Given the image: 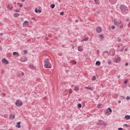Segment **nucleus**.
I'll list each match as a JSON object with an SVG mask.
<instances>
[{"mask_svg":"<svg viewBox=\"0 0 130 130\" xmlns=\"http://www.w3.org/2000/svg\"><path fill=\"white\" fill-rule=\"evenodd\" d=\"M119 78H120V75L118 76V79H119Z\"/></svg>","mask_w":130,"mask_h":130,"instance_id":"obj_54","label":"nucleus"},{"mask_svg":"<svg viewBox=\"0 0 130 130\" xmlns=\"http://www.w3.org/2000/svg\"><path fill=\"white\" fill-rule=\"evenodd\" d=\"M108 63L109 64H110L111 63V60H109L108 61Z\"/></svg>","mask_w":130,"mask_h":130,"instance_id":"obj_36","label":"nucleus"},{"mask_svg":"<svg viewBox=\"0 0 130 130\" xmlns=\"http://www.w3.org/2000/svg\"><path fill=\"white\" fill-rule=\"evenodd\" d=\"M60 16H63V15H64V13L63 12H61L60 13Z\"/></svg>","mask_w":130,"mask_h":130,"instance_id":"obj_30","label":"nucleus"},{"mask_svg":"<svg viewBox=\"0 0 130 130\" xmlns=\"http://www.w3.org/2000/svg\"><path fill=\"white\" fill-rule=\"evenodd\" d=\"M96 80V76H94L92 78V81H95Z\"/></svg>","mask_w":130,"mask_h":130,"instance_id":"obj_26","label":"nucleus"},{"mask_svg":"<svg viewBox=\"0 0 130 130\" xmlns=\"http://www.w3.org/2000/svg\"><path fill=\"white\" fill-rule=\"evenodd\" d=\"M21 75H22V77H23V76H24V73H23V72H22Z\"/></svg>","mask_w":130,"mask_h":130,"instance_id":"obj_46","label":"nucleus"},{"mask_svg":"<svg viewBox=\"0 0 130 130\" xmlns=\"http://www.w3.org/2000/svg\"><path fill=\"white\" fill-rule=\"evenodd\" d=\"M47 130H51V128H48Z\"/></svg>","mask_w":130,"mask_h":130,"instance_id":"obj_50","label":"nucleus"},{"mask_svg":"<svg viewBox=\"0 0 130 130\" xmlns=\"http://www.w3.org/2000/svg\"><path fill=\"white\" fill-rule=\"evenodd\" d=\"M127 82H128V81L126 79V80L124 81V84H127Z\"/></svg>","mask_w":130,"mask_h":130,"instance_id":"obj_34","label":"nucleus"},{"mask_svg":"<svg viewBox=\"0 0 130 130\" xmlns=\"http://www.w3.org/2000/svg\"><path fill=\"white\" fill-rule=\"evenodd\" d=\"M21 2H22V3H24V2H25V0H21Z\"/></svg>","mask_w":130,"mask_h":130,"instance_id":"obj_51","label":"nucleus"},{"mask_svg":"<svg viewBox=\"0 0 130 130\" xmlns=\"http://www.w3.org/2000/svg\"><path fill=\"white\" fill-rule=\"evenodd\" d=\"M113 11H112H112H111V13H113Z\"/></svg>","mask_w":130,"mask_h":130,"instance_id":"obj_58","label":"nucleus"},{"mask_svg":"<svg viewBox=\"0 0 130 130\" xmlns=\"http://www.w3.org/2000/svg\"><path fill=\"white\" fill-rule=\"evenodd\" d=\"M120 10L122 13H124V12H126V11H127V8H126V7H125L124 5H121L120 7Z\"/></svg>","mask_w":130,"mask_h":130,"instance_id":"obj_2","label":"nucleus"},{"mask_svg":"<svg viewBox=\"0 0 130 130\" xmlns=\"http://www.w3.org/2000/svg\"><path fill=\"white\" fill-rule=\"evenodd\" d=\"M29 69H30L31 70H35V67L34 66L29 64L28 66Z\"/></svg>","mask_w":130,"mask_h":130,"instance_id":"obj_12","label":"nucleus"},{"mask_svg":"<svg viewBox=\"0 0 130 130\" xmlns=\"http://www.w3.org/2000/svg\"><path fill=\"white\" fill-rule=\"evenodd\" d=\"M120 51H122V52L123 51V49H121Z\"/></svg>","mask_w":130,"mask_h":130,"instance_id":"obj_53","label":"nucleus"},{"mask_svg":"<svg viewBox=\"0 0 130 130\" xmlns=\"http://www.w3.org/2000/svg\"><path fill=\"white\" fill-rule=\"evenodd\" d=\"M28 23H29V22H28V21H25L23 23V26H25L26 24H28Z\"/></svg>","mask_w":130,"mask_h":130,"instance_id":"obj_19","label":"nucleus"},{"mask_svg":"<svg viewBox=\"0 0 130 130\" xmlns=\"http://www.w3.org/2000/svg\"><path fill=\"white\" fill-rule=\"evenodd\" d=\"M104 52H106V53H108V51H106Z\"/></svg>","mask_w":130,"mask_h":130,"instance_id":"obj_55","label":"nucleus"},{"mask_svg":"<svg viewBox=\"0 0 130 130\" xmlns=\"http://www.w3.org/2000/svg\"><path fill=\"white\" fill-rule=\"evenodd\" d=\"M16 54H18V55H19V53L18 52H14L13 53V55H16Z\"/></svg>","mask_w":130,"mask_h":130,"instance_id":"obj_27","label":"nucleus"},{"mask_svg":"<svg viewBox=\"0 0 130 130\" xmlns=\"http://www.w3.org/2000/svg\"><path fill=\"white\" fill-rule=\"evenodd\" d=\"M0 50H3V48H2V47H0Z\"/></svg>","mask_w":130,"mask_h":130,"instance_id":"obj_48","label":"nucleus"},{"mask_svg":"<svg viewBox=\"0 0 130 130\" xmlns=\"http://www.w3.org/2000/svg\"><path fill=\"white\" fill-rule=\"evenodd\" d=\"M100 37H101V38H104V37H103V35H100Z\"/></svg>","mask_w":130,"mask_h":130,"instance_id":"obj_40","label":"nucleus"},{"mask_svg":"<svg viewBox=\"0 0 130 130\" xmlns=\"http://www.w3.org/2000/svg\"><path fill=\"white\" fill-rule=\"evenodd\" d=\"M95 3H96V4H99L98 2H97V0H94Z\"/></svg>","mask_w":130,"mask_h":130,"instance_id":"obj_45","label":"nucleus"},{"mask_svg":"<svg viewBox=\"0 0 130 130\" xmlns=\"http://www.w3.org/2000/svg\"><path fill=\"white\" fill-rule=\"evenodd\" d=\"M127 21H128V19H127Z\"/></svg>","mask_w":130,"mask_h":130,"instance_id":"obj_59","label":"nucleus"},{"mask_svg":"<svg viewBox=\"0 0 130 130\" xmlns=\"http://www.w3.org/2000/svg\"><path fill=\"white\" fill-rule=\"evenodd\" d=\"M88 40H89V38L87 37V38H85V39H83L82 40V42H84V41H88Z\"/></svg>","mask_w":130,"mask_h":130,"instance_id":"obj_16","label":"nucleus"},{"mask_svg":"<svg viewBox=\"0 0 130 130\" xmlns=\"http://www.w3.org/2000/svg\"><path fill=\"white\" fill-rule=\"evenodd\" d=\"M121 40V39H120V38H117V41H118L119 42H120Z\"/></svg>","mask_w":130,"mask_h":130,"instance_id":"obj_33","label":"nucleus"},{"mask_svg":"<svg viewBox=\"0 0 130 130\" xmlns=\"http://www.w3.org/2000/svg\"><path fill=\"white\" fill-rule=\"evenodd\" d=\"M21 122H18L17 123V125L16 126V127H18V128H21Z\"/></svg>","mask_w":130,"mask_h":130,"instance_id":"obj_11","label":"nucleus"},{"mask_svg":"<svg viewBox=\"0 0 130 130\" xmlns=\"http://www.w3.org/2000/svg\"><path fill=\"white\" fill-rule=\"evenodd\" d=\"M118 103H120V102H121V101H118Z\"/></svg>","mask_w":130,"mask_h":130,"instance_id":"obj_56","label":"nucleus"},{"mask_svg":"<svg viewBox=\"0 0 130 130\" xmlns=\"http://www.w3.org/2000/svg\"><path fill=\"white\" fill-rule=\"evenodd\" d=\"M72 63L73 64H77V61L73 60V61H72Z\"/></svg>","mask_w":130,"mask_h":130,"instance_id":"obj_29","label":"nucleus"},{"mask_svg":"<svg viewBox=\"0 0 130 130\" xmlns=\"http://www.w3.org/2000/svg\"><path fill=\"white\" fill-rule=\"evenodd\" d=\"M124 126H125L126 127H128L129 126V125L127 124H124Z\"/></svg>","mask_w":130,"mask_h":130,"instance_id":"obj_32","label":"nucleus"},{"mask_svg":"<svg viewBox=\"0 0 130 130\" xmlns=\"http://www.w3.org/2000/svg\"><path fill=\"white\" fill-rule=\"evenodd\" d=\"M15 12H16V13H19V10H16V11H15Z\"/></svg>","mask_w":130,"mask_h":130,"instance_id":"obj_43","label":"nucleus"},{"mask_svg":"<svg viewBox=\"0 0 130 130\" xmlns=\"http://www.w3.org/2000/svg\"><path fill=\"white\" fill-rule=\"evenodd\" d=\"M15 104L16 106H22L23 105V103L20 101V100H17L15 103Z\"/></svg>","mask_w":130,"mask_h":130,"instance_id":"obj_4","label":"nucleus"},{"mask_svg":"<svg viewBox=\"0 0 130 130\" xmlns=\"http://www.w3.org/2000/svg\"><path fill=\"white\" fill-rule=\"evenodd\" d=\"M98 125H106V123H104V121L100 120L97 123Z\"/></svg>","mask_w":130,"mask_h":130,"instance_id":"obj_5","label":"nucleus"},{"mask_svg":"<svg viewBox=\"0 0 130 130\" xmlns=\"http://www.w3.org/2000/svg\"><path fill=\"white\" fill-rule=\"evenodd\" d=\"M10 117V118L11 117H12V119H14V118H15V115H12V114H11Z\"/></svg>","mask_w":130,"mask_h":130,"instance_id":"obj_25","label":"nucleus"},{"mask_svg":"<svg viewBox=\"0 0 130 130\" xmlns=\"http://www.w3.org/2000/svg\"><path fill=\"white\" fill-rule=\"evenodd\" d=\"M27 60V57H24V58H21L20 59L21 62H26Z\"/></svg>","mask_w":130,"mask_h":130,"instance_id":"obj_7","label":"nucleus"},{"mask_svg":"<svg viewBox=\"0 0 130 130\" xmlns=\"http://www.w3.org/2000/svg\"><path fill=\"white\" fill-rule=\"evenodd\" d=\"M125 66H126V67H127V66H128V63L126 62L125 64Z\"/></svg>","mask_w":130,"mask_h":130,"instance_id":"obj_41","label":"nucleus"},{"mask_svg":"<svg viewBox=\"0 0 130 130\" xmlns=\"http://www.w3.org/2000/svg\"><path fill=\"white\" fill-rule=\"evenodd\" d=\"M28 52V51L27 50H25L24 51V54H26Z\"/></svg>","mask_w":130,"mask_h":130,"instance_id":"obj_37","label":"nucleus"},{"mask_svg":"<svg viewBox=\"0 0 130 130\" xmlns=\"http://www.w3.org/2000/svg\"><path fill=\"white\" fill-rule=\"evenodd\" d=\"M95 64L96 66H100V64H101V62H100V61H96Z\"/></svg>","mask_w":130,"mask_h":130,"instance_id":"obj_17","label":"nucleus"},{"mask_svg":"<svg viewBox=\"0 0 130 130\" xmlns=\"http://www.w3.org/2000/svg\"><path fill=\"white\" fill-rule=\"evenodd\" d=\"M2 62H3V63H6V64H9V61H8V60H6L5 58L2 59Z\"/></svg>","mask_w":130,"mask_h":130,"instance_id":"obj_9","label":"nucleus"},{"mask_svg":"<svg viewBox=\"0 0 130 130\" xmlns=\"http://www.w3.org/2000/svg\"><path fill=\"white\" fill-rule=\"evenodd\" d=\"M17 5H18V6L19 7V8H22V4H21V3H17Z\"/></svg>","mask_w":130,"mask_h":130,"instance_id":"obj_23","label":"nucleus"},{"mask_svg":"<svg viewBox=\"0 0 130 130\" xmlns=\"http://www.w3.org/2000/svg\"><path fill=\"white\" fill-rule=\"evenodd\" d=\"M35 12L36 13H38L39 10H38L37 8H36V9H35Z\"/></svg>","mask_w":130,"mask_h":130,"instance_id":"obj_35","label":"nucleus"},{"mask_svg":"<svg viewBox=\"0 0 130 130\" xmlns=\"http://www.w3.org/2000/svg\"><path fill=\"white\" fill-rule=\"evenodd\" d=\"M125 51H127V48H126L125 49Z\"/></svg>","mask_w":130,"mask_h":130,"instance_id":"obj_49","label":"nucleus"},{"mask_svg":"<svg viewBox=\"0 0 130 130\" xmlns=\"http://www.w3.org/2000/svg\"><path fill=\"white\" fill-rule=\"evenodd\" d=\"M79 90H80V88H79V87L75 86L74 91H79Z\"/></svg>","mask_w":130,"mask_h":130,"instance_id":"obj_18","label":"nucleus"},{"mask_svg":"<svg viewBox=\"0 0 130 130\" xmlns=\"http://www.w3.org/2000/svg\"><path fill=\"white\" fill-rule=\"evenodd\" d=\"M39 13H41V10H39Z\"/></svg>","mask_w":130,"mask_h":130,"instance_id":"obj_57","label":"nucleus"},{"mask_svg":"<svg viewBox=\"0 0 130 130\" xmlns=\"http://www.w3.org/2000/svg\"><path fill=\"white\" fill-rule=\"evenodd\" d=\"M18 77L19 78H21V75H20V74H18Z\"/></svg>","mask_w":130,"mask_h":130,"instance_id":"obj_42","label":"nucleus"},{"mask_svg":"<svg viewBox=\"0 0 130 130\" xmlns=\"http://www.w3.org/2000/svg\"><path fill=\"white\" fill-rule=\"evenodd\" d=\"M128 26V27H129V28H130V22H129V23Z\"/></svg>","mask_w":130,"mask_h":130,"instance_id":"obj_52","label":"nucleus"},{"mask_svg":"<svg viewBox=\"0 0 130 130\" xmlns=\"http://www.w3.org/2000/svg\"><path fill=\"white\" fill-rule=\"evenodd\" d=\"M78 107H79V108H81V107H82V104H78Z\"/></svg>","mask_w":130,"mask_h":130,"instance_id":"obj_31","label":"nucleus"},{"mask_svg":"<svg viewBox=\"0 0 130 130\" xmlns=\"http://www.w3.org/2000/svg\"><path fill=\"white\" fill-rule=\"evenodd\" d=\"M112 112V110L110 108H108L105 111V114H108V115H110V114Z\"/></svg>","mask_w":130,"mask_h":130,"instance_id":"obj_3","label":"nucleus"},{"mask_svg":"<svg viewBox=\"0 0 130 130\" xmlns=\"http://www.w3.org/2000/svg\"><path fill=\"white\" fill-rule=\"evenodd\" d=\"M78 49L79 51H82V50H83V48L81 47H78Z\"/></svg>","mask_w":130,"mask_h":130,"instance_id":"obj_22","label":"nucleus"},{"mask_svg":"<svg viewBox=\"0 0 130 130\" xmlns=\"http://www.w3.org/2000/svg\"><path fill=\"white\" fill-rule=\"evenodd\" d=\"M124 118L126 120H128L130 119V116L128 115H125Z\"/></svg>","mask_w":130,"mask_h":130,"instance_id":"obj_14","label":"nucleus"},{"mask_svg":"<svg viewBox=\"0 0 130 130\" xmlns=\"http://www.w3.org/2000/svg\"><path fill=\"white\" fill-rule=\"evenodd\" d=\"M44 68L45 69H51V64L49 63V60L46 59L44 60Z\"/></svg>","mask_w":130,"mask_h":130,"instance_id":"obj_1","label":"nucleus"},{"mask_svg":"<svg viewBox=\"0 0 130 130\" xmlns=\"http://www.w3.org/2000/svg\"><path fill=\"white\" fill-rule=\"evenodd\" d=\"M19 16H20V14H19L18 13H14V17H15V18H18V17H19Z\"/></svg>","mask_w":130,"mask_h":130,"instance_id":"obj_15","label":"nucleus"},{"mask_svg":"<svg viewBox=\"0 0 130 130\" xmlns=\"http://www.w3.org/2000/svg\"><path fill=\"white\" fill-rule=\"evenodd\" d=\"M111 28H112V29H115V27L114 25H113V26L111 27Z\"/></svg>","mask_w":130,"mask_h":130,"instance_id":"obj_39","label":"nucleus"},{"mask_svg":"<svg viewBox=\"0 0 130 130\" xmlns=\"http://www.w3.org/2000/svg\"><path fill=\"white\" fill-rule=\"evenodd\" d=\"M116 26L117 27H118V28H122V22H121V21H120L119 23L118 24H117Z\"/></svg>","mask_w":130,"mask_h":130,"instance_id":"obj_8","label":"nucleus"},{"mask_svg":"<svg viewBox=\"0 0 130 130\" xmlns=\"http://www.w3.org/2000/svg\"><path fill=\"white\" fill-rule=\"evenodd\" d=\"M120 60H121L120 57H117L115 59V61L116 62H119Z\"/></svg>","mask_w":130,"mask_h":130,"instance_id":"obj_13","label":"nucleus"},{"mask_svg":"<svg viewBox=\"0 0 130 130\" xmlns=\"http://www.w3.org/2000/svg\"><path fill=\"white\" fill-rule=\"evenodd\" d=\"M118 130H123V129H122V128L120 127V128H118Z\"/></svg>","mask_w":130,"mask_h":130,"instance_id":"obj_44","label":"nucleus"},{"mask_svg":"<svg viewBox=\"0 0 130 130\" xmlns=\"http://www.w3.org/2000/svg\"><path fill=\"white\" fill-rule=\"evenodd\" d=\"M86 89H88V90H90V91H93V88L92 87H85Z\"/></svg>","mask_w":130,"mask_h":130,"instance_id":"obj_20","label":"nucleus"},{"mask_svg":"<svg viewBox=\"0 0 130 130\" xmlns=\"http://www.w3.org/2000/svg\"><path fill=\"white\" fill-rule=\"evenodd\" d=\"M72 93H73V90H72V89H70L69 91V94H72Z\"/></svg>","mask_w":130,"mask_h":130,"instance_id":"obj_24","label":"nucleus"},{"mask_svg":"<svg viewBox=\"0 0 130 130\" xmlns=\"http://www.w3.org/2000/svg\"><path fill=\"white\" fill-rule=\"evenodd\" d=\"M126 100H129V99H130L129 96H127L126 97Z\"/></svg>","mask_w":130,"mask_h":130,"instance_id":"obj_38","label":"nucleus"},{"mask_svg":"<svg viewBox=\"0 0 130 130\" xmlns=\"http://www.w3.org/2000/svg\"><path fill=\"white\" fill-rule=\"evenodd\" d=\"M3 33L0 34V36H3Z\"/></svg>","mask_w":130,"mask_h":130,"instance_id":"obj_47","label":"nucleus"},{"mask_svg":"<svg viewBox=\"0 0 130 130\" xmlns=\"http://www.w3.org/2000/svg\"><path fill=\"white\" fill-rule=\"evenodd\" d=\"M119 22H121V21H120L119 20L115 19L114 21V24H115V25H116V26H117V25L119 23Z\"/></svg>","mask_w":130,"mask_h":130,"instance_id":"obj_10","label":"nucleus"},{"mask_svg":"<svg viewBox=\"0 0 130 130\" xmlns=\"http://www.w3.org/2000/svg\"><path fill=\"white\" fill-rule=\"evenodd\" d=\"M96 31L98 33H101L102 32V28L101 27L99 26L96 28Z\"/></svg>","mask_w":130,"mask_h":130,"instance_id":"obj_6","label":"nucleus"},{"mask_svg":"<svg viewBox=\"0 0 130 130\" xmlns=\"http://www.w3.org/2000/svg\"><path fill=\"white\" fill-rule=\"evenodd\" d=\"M55 7V5L54 4H51L50 5V7L51 8V9H54Z\"/></svg>","mask_w":130,"mask_h":130,"instance_id":"obj_21","label":"nucleus"},{"mask_svg":"<svg viewBox=\"0 0 130 130\" xmlns=\"http://www.w3.org/2000/svg\"><path fill=\"white\" fill-rule=\"evenodd\" d=\"M8 9H10V10H13V6L10 7V5H8Z\"/></svg>","mask_w":130,"mask_h":130,"instance_id":"obj_28","label":"nucleus"}]
</instances>
